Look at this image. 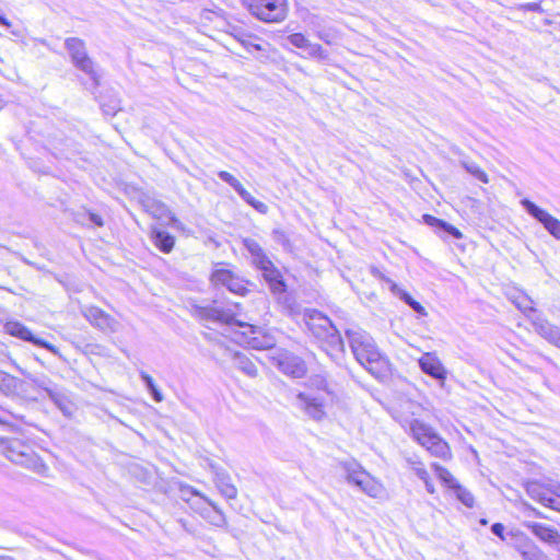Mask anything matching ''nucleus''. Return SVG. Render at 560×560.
<instances>
[{
	"label": "nucleus",
	"mask_w": 560,
	"mask_h": 560,
	"mask_svg": "<svg viewBox=\"0 0 560 560\" xmlns=\"http://www.w3.org/2000/svg\"><path fill=\"white\" fill-rule=\"evenodd\" d=\"M509 541L514 549L522 555L529 546H534L535 542L521 530H510L508 533Z\"/></svg>",
	"instance_id": "27"
},
{
	"label": "nucleus",
	"mask_w": 560,
	"mask_h": 560,
	"mask_svg": "<svg viewBox=\"0 0 560 560\" xmlns=\"http://www.w3.org/2000/svg\"><path fill=\"white\" fill-rule=\"evenodd\" d=\"M150 237L152 243L163 253H170L175 245L174 236L155 225L151 228Z\"/></svg>",
	"instance_id": "20"
},
{
	"label": "nucleus",
	"mask_w": 560,
	"mask_h": 560,
	"mask_svg": "<svg viewBox=\"0 0 560 560\" xmlns=\"http://www.w3.org/2000/svg\"><path fill=\"white\" fill-rule=\"evenodd\" d=\"M526 492L532 499L547 508L549 506L555 493L551 489L546 488L539 482H529L526 487Z\"/></svg>",
	"instance_id": "22"
},
{
	"label": "nucleus",
	"mask_w": 560,
	"mask_h": 560,
	"mask_svg": "<svg viewBox=\"0 0 560 560\" xmlns=\"http://www.w3.org/2000/svg\"><path fill=\"white\" fill-rule=\"evenodd\" d=\"M264 279L268 282L270 290L275 294L283 293L287 285L283 281L281 272L272 264L269 268L262 271Z\"/></svg>",
	"instance_id": "25"
},
{
	"label": "nucleus",
	"mask_w": 560,
	"mask_h": 560,
	"mask_svg": "<svg viewBox=\"0 0 560 560\" xmlns=\"http://www.w3.org/2000/svg\"><path fill=\"white\" fill-rule=\"evenodd\" d=\"M231 35L249 52L253 50L267 51L268 44L265 40L241 27H232Z\"/></svg>",
	"instance_id": "13"
},
{
	"label": "nucleus",
	"mask_w": 560,
	"mask_h": 560,
	"mask_svg": "<svg viewBox=\"0 0 560 560\" xmlns=\"http://www.w3.org/2000/svg\"><path fill=\"white\" fill-rule=\"evenodd\" d=\"M233 363L235 368L249 377H256L258 374L255 363L244 353L235 352L233 354Z\"/></svg>",
	"instance_id": "29"
},
{
	"label": "nucleus",
	"mask_w": 560,
	"mask_h": 560,
	"mask_svg": "<svg viewBox=\"0 0 560 560\" xmlns=\"http://www.w3.org/2000/svg\"><path fill=\"white\" fill-rule=\"evenodd\" d=\"M457 499L467 508H472L475 503V498L469 490L464 488L462 485L457 483L453 489Z\"/></svg>",
	"instance_id": "37"
},
{
	"label": "nucleus",
	"mask_w": 560,
	"mask_h": 560,
	"mask_svg": "<svg viewBox=\"0 0 560 560\" xmlns=\"http://www.w3.org/2000/svg\"><path fill=\"white\" fill-rule=\"evenodd\" d=\"M11 459L22 466H25L26 468L33 470L34 472L40 476H47L48 474V466L35 454L26 455L21 453L18 455V458Z\"/></svg>",
	"instance_id": "21"
},
{
	"label": "nucleus",
	"mask_w": 560,
	"mask_h": 560,
	"mask_svg": "<svg viewBox=\"0 0 560 560\" xmlns=\"http://www.w3.org/2000/svg\"><path fill=\"white\" fill-rule=\"evenodd\" d=\"M0 560H14V559L10 556H0Z\"/></svg>",
	"instance_id": "54"
},
{
	"label": "nucleus",
	"mask_w": 560,
	"mask_h": 560,
	"mask_svg": "<svg viewBox=\"0 0 560 560\" xmlns=\"http://www.w3.org/2000/svg\"><path fill=\"white\" fill-rule=\"evenodd\" d=\"M463 167L474 177L487 184L489 182L488 175L483 172L477 163L471 161H462Z\"/></svg>",
	"instance_id": "35"
},
{
	"label": "nucleus",
	"mask_w": 560,
	"mask_h": 560,
	"mask_svg": "<svg viewBox=\"0 0 560 560\" xmlns=\"http://www.w3.org/2000/svg\"><path fill=\"white\" fill-rule=\"evenodd\" d=\"M513 303L524 314L535 312L533 301L526 295L517 296L515 300H513Z\"/></svg>",
	"instance_id": "44"
},
{
	"label": "nucleus",
	"mask_w": 560,
	"mask_h": 560,
	"mask_svg": "<svg viewBox=\"0 0 560 560\" xmlns=\"http://www.w3.org/2000/svg\"><path fill=\"white\" fill-rule=\"evenodd\" d=\"M4 329L11 336L18 337L24 341H28V342H32L33 345L45 348L48 351H50L52 354L58 353V349L54 345H51L40 338L35 337L32 334V331L25 325L21 324L20 322H8L4 326Z\"/></svg>",
	"instance_id": "10"
},
{
	"label": "nucleus",
	"mask_w": 560,
	"mask_h": 560,
	"mask_svg": "<svg viewBox=\"0 0 560 560\" xmlns=\"http://www.w3.org/2000/svg\"><path fill=\"white\" fill-rule=\"evenodd\" d=\"M535 331L548 342L560 348V327L550 324L547 319L537 317L533 320Z\"/></svg>",
	"instance_id": "16"
},
{
	"label": "nucleus",
	"mask_w": 560,
	"mask_h": 560,
	"mask_svg": "<svg viewBox=\"0 0 560 560\" xmlns=\"http://www.w3.org/2000/svg\"><path fill=\"white\" fill-rule=\"evenodd\" d=\"M349 346L357 361L371 373L383 361V355L373 338L362 330H347Z\"/></svg>",
	"instance_id": "3"
},
{
	"label": "nucleus",
	"mask_w": 560,
	"mask_h": 560,
	"mask_svg": "<svg viewBox=\"0 0 560 560\" xmlns=\"http://www.w3.org/2000/svg\"><path fill=\"white\" fill-rule=\"evenodd\" d=\"M524 526L528 528L542 542L555 545L560 541L559 532L547 524L538 522H524Z\"/></svg>",
	"instance_id": "15"
},
{
	"label": "nucleus",
	"mask_w": 560,
	"mask_h": 560,
	"mask_svg": "<svg viewBox=\"0 0 560 560\" xmlns=\"http://www.w3.org/2000/svg\"><path fill=\"white\" fill-rule=\"evenodd\" d=\"M95 328L104 332H116L119 328V323L109 314L104 313L95 324Z\"/></svg>",
	"instance_id": "34"
},
{
	"label": "nucleus",
	"mask_w": 560,
	"mask_h": 560,
	"mask_svg": "<svg viewBox=\"0 0 560 560\" xmlns=\"http://www.w3.org/2000/svg\"><path fill=\"white\" fill-rule=\"evenodd\" d=\"M144 207L147 208V211L150 212L154 218L159 220L167 219L168 223L175 229L182 228V222L165 203L156 200H149Z\"/></svg>",
	"instance_id": "17"
},
{
	"label": "nucleus",
	"mask_w": 560,
	"mask_h": 560,
	"mask_svg": "<svg viewBox=\"0 0 560 560\" xmlns=\"http://www.w3.org/2000/svg\"><path fill=\"white\" fill-rule=\"evenodd\" d=\"M192 493L195 495H199L209 505V508L203 509L201 512L205 520L217 527H223L226 525V517L224 513L211 500L201 495L197 491H192Z\"/></svg>",
	"instance_id": "19"
},
{
	"label": "nucleus",
	"mask_w": 560,
	"mask_h": 560,
	"mask_svg": "<svg viewBox=\"0 0 560 560\" xmlns=\"http://www.w3.org/2000/svg\"><path fill=\"white\" fill-rule=\"evenodd\" d=\"M335 400L334 390L324 376L316 375L310 380L305 390L296 394L294 406L315 421L326 417V408Z\"/></svg>",
	"instance_id": "1"
},
{
	"label": "nucleus",
	"mask_w": 560,
	"mask_h": 560,
	"mask_svg": "<svg viewBox=\"0 0 560 560\" xmlns=\"http://www.w3.org/2000/svg\"><path fill=\"white\" fill-rule=\"evenodd\" d=\"M340 467L345 472L347 481L353 486H357L360 479L366 478L369 475V472L354 460L342 462L340 463Z\"/></svg>",
	"instance_id": "23"
},
{
	"label": "nucleus",
	"mask_w": 560,
	"mask_h": 560,
	"mask_svg": "<svg viewBox=\"0 0 560 560\" xmlns=\"http://www.w3.org/2000/svg\"><path fill=\"white\" fill-rule=\"evenodd\" d=\"M0 24L5 26V27H10L11 26V22L3 15H0Z\"/></svg>",
	"instance_id": "53"
},
{
	"label": "nucleus",
	"mask_w": 560,
	"mask_h": 560,
	"mask_svg": "<svg viewBox=\"0 0 560 560\" xmlns=\"http://www.w3.org/2000/svg\"><path fill=\"white\" fill-rule=\"evenodd\" d=\"M304 50L311 57H315V58H319V59H325L327 57L326 51L318 44H312L311 42H308V46H306L304 48Z\"/></svg>",
	"instance_id": "47"
},
{
	"label": "nucleus",
	"mask_w": 560,
	"mask_h": 560,
	"mask_svg": "<svg viewBox=\"0 0 560 560\" xmlns=\"http://www.w3.org/2000/svg\"><path fill=\"white\" fill-rule=\"evenodd\" d=\"M252 260H253V264L256 266V268L261 270V272L264 270H266L267 268H269L273 264L269 259V257L266 255L264 249L261 252H259V254H256L255 256H252Z\"/></svg>",
	"instance_id": "43"
},
{
	"label": "nucleus",
	"mask_w": 560,
	"mask_h": 560,
	"mask_svg": "<svg viewBox=\"0 0 560 560\" xmlns=\"http://www.w3.org/2000/svg\"><path fill=\"white\" fill-rule=\"evenodd\" d=\"M355 487H358L362 492L371 498H380L384 492L382 483L373 478L370 474L366 476V478L360 479Z\"/></svg>",
	"instance_id": "26"
},
{
	"label": "nucleus",
	"mask_w": 560,
	"mask_h": 560,
	"mask_svg": "<svg viewBox=\"0 0 560 560\" xmlns=\"http://www.w3.org/2000/svg\"><path fill=\"white\" fill-rule=\"evenodd\" d=\"M244 326H246V324H244ZM247 327H249L250 334L253 335L249 340L252 348L267 350L276 346V338L271 334L264 332L262 328L254 325H247Z\"/></svg>",
	"instance_id": "18"
},
{
	"label": "nucleus",
	"mask_w": 560,
	"mask_h": 560,
	"mask_svg": "<svg viewBox=\"0 0 560 560\" xmlns=\"http://www.w3.org/2000/svg\"><path fill=\"white\" fill-rule=\"evenodd\" d=\"M533 511H534V513H535L537 516H539V517H541V516H542V514H541L539 511H537L536 509H533Z\"/></svg>",
	"instance_id": "55"
},
{
	"label": "nucleus",
	"mask_w": 560,
	"mask_h": 560,
	"mask_svg": "<svg viewBox=\"0 0 560 560\" xmlns=\"http://www.w3.org/2000/svg\"><path fill=\"white\" fill-rule=\"evenodd\" d=\"M50 399L66 417L72 416L74 410L73 404L61 389H58L57 392H50Z\"/></svg>",
	"instance_id": "32"
},
{
	"label": "nucleus",
	"mask_w": 560,
	"mask_h": 560,
	"mask_svg": "<svg viewBox=\"0 0 560 560\" xmlns=\"http://www.w3.org/2000/svg\"><path fill=\"white\" fill-rule=\"evenodd\" d=\"M211 281L215 285L225 287L235 294L244 295L247 292L244 280L228 269L214 270L211 275Z\"/></svg>",
	"instance_id": "9"
},
{
	"label": "nucleus",
	"mask_w": 560,
	"mask_h": 560,
	"mask_svg": "<svg viewBox=\"0 0 560 560\" xmlns=\"http://www.w3.org/2000/svg\"><path fill=\"white\" fill-rule=\"evenodd\" d=\"M432 469L434 470L438 478L450 489H454L455 486L458 483L457 480L453 477V475L443 466L433 463L431 465Z\"/></svg>",
	"instance_id": "33"
},
{
	"label": "nucleus",
	"mask_w": 560,
	"mask_h": 560,
	"mask_svg": "<svg viewBox=\"0 0 560 560\" xmlns=\"http://www.w3.org/2000/svg\"><path fill=\"white\" fill-rule=\"evenodd\" d=\"M104 313L105 312L103 310L96 306H86L82 308V315L94 327Z\"/></svg>",
	"instance_id": "39"
},
{
	"label": "nucleus",
	"mask_w": 560,
	"mask_h": 560,
	"mask_svg": "<svg viewBox=\"0 0 560 560\" xmlns=\"http://www.w3.org/2000/svg\"><path fill=\"white\" fill-rule=\"evenodd\" d=\"M418 362L423 373L440 381H444L446 378V371L435 353L427 352Z\"/></svg>",
	"instance_id": "14"
},
{
	"label": "nucleus",
	"mask_w": 560,
	"mask_h": 560,
	"mask_svg": "<svg viewBox=\"0 0 560 560\" xmlns=\"http://www.w3.org/2000/svg\"><path fill=\"white\" fill-rule=\"evenodd\" d=\"M388 282L390 283V290L395 295H397L400 300H402L406 304H408L419 315H421V316L427 315L425 308L419 302L413 300L409 293L401 290L395 282H393L390 280H388Z\"/></svg>",
	"instance_id": "28"
},
{
	"label": "nucleus",
	"mask_w": 560,
	"mask_h": 560,
	"mask_svg": "<svg viewBox=\"0 0 560 560\" xmlns=\"http://www.w3.org/2000/svg\"><path fill=\"white\" fill-rule=\"evenodd\" d=\"M548 508L560 512V494L553 493L552 500Z\"/></svg>",
	"instance_id": "51"
},
{
	"label": "nucleus",
	"mask_w": 560,
	"mask_h": 560,
	"mask_svg": "<svg viewBox=\"0 0 560 560\" xmlns=\"http://www.w3.org/2000/svg\"><path fill=\"white\" fill-rule=\"evenodd\" d=\"M415 439L424 446L433 456L442 459L451 458L448 444L440 438L430 427L416 422L411 427Z\"/></svg>",
	"instance_id": "5"
},
{
	"label": "nucleus",
	"mask_w": 560,
	"mask_h": 560,
	"mask_svg": "<svg viewBox=\"0 0 560 560\" xmlns=\"http://www.w3.org/2000/svg\"><path fill=\"white\" fill-rule=\"evenodd\" d=\"M406 462L408 464V467L416 474V476L419 479L427 478V475H429V472L427 471L424 464L420 459L408 457Z\"/></svg>",
	"instance_id": "40"
},
{
	"label": "nucleus",
	"mask_w": 560,
	"mask_h": 560,
	"mask_svg": "<svg viewBox=\"0 0 560 560\" xmlns=\"http://www.w3.org/2000/svg\"><path fill=\"white\" fill-rule=\"evenodd\" d=\"M523 560H548L547 555L535 544L521 555Z\"/></svg>",
	"instance_id": "41"
},
{
	"label": "nucleus",
	"mask_w": 560,
	"mask_h": 560,
	"mask_svg": "<svg viewBox=\"0 0 560 560\" xmlns=\"http://www.w3.org/2000/svg\"><path fill=\"white\" fill-rule=\"evenodd\" d=\"M421 480L423 481L424 487H425V489H427V491L429 493H434L435 492L434 485H433V482H432V480H431L429 475H427L425 479H421Z\"/></svg>",
	"instance_id": "52"
},
{
	"label": "nucleus",
	"mask_w": 560,
	"mask_h": 560,
	"mask_svg": "<svg viewBox=\"0 0 560 560\" xmlns=\"http://www.w3.org/2000/svg\"><path fill=\"white\" fill-rule=\"evenodd\" d=\"M218 176L220 179L229 184L231 187H233L237 194L241 196V198L252 206L255 210H257L259 213L266 214L268 212V206L257 199H255L241 184L238 179H236L232 174H230L226 171H220L218 173Z\"/></svg>",
	"instance_id": "11"
},
{
	"label": "nucleus",
	"mask_w": 560,
	"mask_h": 560,
	"mask_svg": "<svg viewBox=\"0 0 560 560\" xmlns=\"http://www.w3.org/2000/svg\"><path fill=\"white\" fill-rule=\"evenodd\" d=\"M305 322L308 330L323 342L327 353L343 351V340L331 320L316 310L305 313Z\"/></svg>",
	"instance_id": "2"
},
{
	"label": "nucleus",
	"mask_w": 560,
	"mask_h": 560,
	"mask_svg": "<svg viewBox=\"0 0 560 560\" xmlns=\"http://www.w3.org/2000/svg\"><path fill=\"white\" fill-rule=\"evenodd\" d=\"M272 237L277 243L281 244L285 249H290V247H291L290 240L282 230H273Z\"/></svg>",
	"instance_id": "48"
},
{
	"label": "nucleus",
	"mask_w": 560,
	"mask_h": 560,
	"mask_svg": "<svg viewBox=\"0 0 560 560\" xmlns=\"http://www.w3.org/2000/svg\"><path fill=\"white\" fill-rule=\"evenodd\" d=\"M481 524L486 525L487 524V521L486 520H481L480 521Z\"/></svg>",
	"instance_id": "57"
},
{
	"label": "nucleus",
	"mask_w": 560,
	"mask_h": 560,
	"mask_svg": "<svg viewBox=\"0 0 560 560\" xmlns=\"http://www.w3.org/2000/svg\"><path fill=\"white\" fill-rule=\"evenodd\" d=\"M194 315L206 322L211 323H221V324H236L238 326H244V323L236 319V313L231 308H221L217 305H195L194 306Z\"/></svg>",
	"instance_id": "7"
},
{
	"label": "nucleus",
	"mask_w": 560,
	"mask_h": 560,
	"mask_svg": "<svg viewBox=\"0 0 560 560\" xmlns=\"http://www.w3.org/2000/svg\"><path fill=\"white\" fill-rule=\"evenodd\" d=\"M65 47L69 51L74 66L86 73L95 84H98V77L94 68V62L86 52L84 42L77 37H70L66 39Z\"/></svg>",
	"instance_id": "6"
},
{
	"label": "nucleus",
	"mask_w": 560,
	"mask_h": 560,
	"mask_svg": "<svg viewBox=\"0 0 560 560\" xmlns=\"http://www.w3.org/2000/svg\"><path fill=\"white\" fill-rule=\"evenodd\" d=\"M287 40L289 44L296 48L304 49L306 46H308V39L301 33H294L287 37Z\"/></svg>",
	"instance_id": "46"
},
{
	"label": "nucleus",
	"mask_w": 560,
	"mask_h": 560,
	"mask_svg": "<svg viewBox=\"0 0 560 560\" xmlns=\"http://www.w3.org/2000/svg\"><path fill=\"white\" fill-rule=\"evenodd\" d=\"M252 260H253V264L256 266V268L261 270V272L264 270H266L267 268H269L273 264L269 259V257L266 255L264 249L261 252H259V254H256L255 256H252Z\"/></svg>",
	"instance_id": "42"
},
{
	"label": "nucleus",
	"mask_w": 560,
	"mask_h": 560,
	"mask_svg": "<svg viewBox=\"0 0 560 560\" xmlns=\"http://www.w3.org/2000/svg\"><path fill=\"white\" fill-rule=\"evenodd\" d=\"M21 387V381L13 375L0 371V392L7 396H11L18 393Z\"/></svg>",
	"instance_id": "31"
},
{
	"label": "nucleus",
	"mask_w": 560,
	"mask_h": 560,
	"mask_svg": "<svg viewBox=\"0 0 560 560\" xmlns=\"http://www.w3.org/2000/svg\"><path fill=\"white\" fill-rule=\"evenodd\" d=\"M249 12L265 23L282 22L288 15L287 0H244Z\"/></svg>",
	"instance_id": "4"
},
{
	"label": "nucleus",
	"mask_w": 560,
	"mask_h": 560,
	"mask_svg": "<svg viewBox=\"0 0 560 560\" xmlns=\"http://www.w3.org/2000/svg\"><path fill=\"white\" fill-rule=\"evenodd\" d=\"M521 205L528 214L539 221L553 237L560 240V221L557 218L552 217L546 210L539 208L528 199H523Z\"/></svg>",
	"instance_id": "8"
},
{
	"label": "nucleus",
	"mask_w": 560,
	"mask_h": 560,
	"mask_svg": "<svg viewBox=\"0 0 560 560\" xmlns=\"http://www.w3.org/2000/svg\"><path fill=\"white\" fill-rule=\"evenodd\" d=\"M77 220L82 224H94L97 226L103 225V219L98 214L92 212L80 214Z\"/></svg>",
	"instance_id": "45"
},
{
	"label": "nucleus",
	"mask_w": 560,
	"mask_h": 560,
	"mask_svg": "<svg viewBox=\"0 0 560 560\" xmlns=\"http://www.w3.org/2000/svg\"><path fill=\"white\" fill-rule=\"evenodd\" d=\"M504 525L501 524V523H494L492 526H491V532L498 536L501 540L503 541H508L509 540V536H508V533L505 534L504 533Z\"/></svg>",
	"instance_id": "50"
},
{
	"label": "nucleus",
	"mask_w": 560,
	"mask_h": 560,
	"mask_svg": "<svg viewBox=\"0 0 560 560\" xmlns=\"http://www.w3.org/2000/svg\"><path fill=\"white\" fill-rule=\"evenodd\" d=\"M214 482L220 493L228 500L237 497V489L232 483L231 477L224 471H215Z\"/></svg>",
	"instance_id": "24"
},
{
	"label": "nucleus",
	"mask_w": 560,
	"mask_h": 560,
	"mask_svg": "<svg viewBox=\"0 0 560 560\" xmlns=\"http://www.w3.org/2000/svg\"><path fill=\"white\" fill-rule=\"evenodd\" d=\"M529 7H530V9H536V8H538L539 5H538L537 3H533V4H530Z\"/></svg>",
	"instance_id": "56"
},
{
	"label": "nucleus",
	"mask_w": 560,
	"mask_h": 560,
	"mask_svg": "<svg viewBox=\"0 0 560 560\" xmlns=\"http://www.w3.org/2000/svg\"><path fill=\"white\" fill-rule=\"evenodd\" d=\"M140 377L145 384L148 390L151 393L153 399L158 402L162 401L164 397L162 393L158 389L153 378L143 371L140 372Z\"/></svg>",
	"instance_id": "36"
},
{
	"label": "nucleus",
	"mask_w": 560,
	"mask_h": 560,
	"mask_svg": "<svg viewBox=\"0 0 560 560\" xmlns=\"http://www.w3.org/2000/svg\"><path fill=\"white\" fill-rule=\"evenodd\" d=\"M33 384L46 392L48 397L50 398V392H57L59 388L57 386H52L51 381L47 377H33L31 374H27Z\"/></svg>",
	"instance_id": "38"
},
{
	"label": "nucleus",
	"mask_w": 560,
	"mask_h": 560,
	"mask_svg": "<svg viewBox=\"0 0 560 560\" xmlns=\"http://www.w3.org/2000/svg\"><path fill=\"white\" fill-rule=\"evenodd\" d=\"M278 368L292 377H303L306 374L304 361L291 353H282L278 358Z\"/></svg>",
	"instance_id": "12"
},
{
	"label": "nucleus",
	"mask_w": 560,
	"mask_h": 560,
	"mask_svg": "<svg viewBox=\"0 0 560 560\" xmlns=\"http://www.w3.org/2000/svg\"><path fill=\"white\" fill-rule=\"evenodd\" d=\"M244 247L248 250L250 256H255L262 250L261 246L253 238H244L243 240Z\"/></svg>",
	"instance_id": "49"
},
{
	"label": "nucleus",
	"mask_w": 560,
	"mask_h": 560,
	"mask_svg": "<svg viewBox=\"0 0 560 560\" xmlns=\"http://www.w3.org/2000/svg\"><path fill=\"white\" fill-rule=\"evenodd\" d=\"M423 221L432 228H436L438 230L446 232L447 234L452 235L454 238L463 237V234L458 229H456L455 226L451 225L450 223H447L443 220H440L431 214H424Z\"/></svg>",
	"instance_id": "30"
}]
</instances>
